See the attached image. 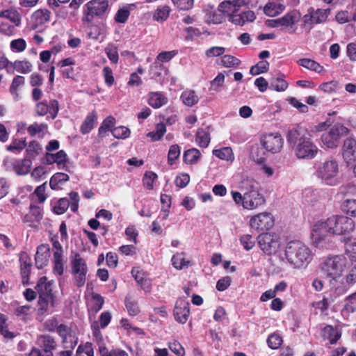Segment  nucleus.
<instances>
[{
	"mask_svg": "<svg viewBox=\"0 0 356 356\" xmlns=\"http://www.w3.org/2000/svg\"><path fill=\"white\" fill-rule=\"evenodd\" d=\"M354 221L345 216H332L325 221L316 222L312 233V243L320 248L326 245L327 234L343 235L353 232Z\"/></svg>",
	"mask_w": 356,
	"mask_h": 356,
	"instance_id": "obj_1",
	"label": "nucleus"
},
{
	"mask_svg": "<svg viewBox=\"0 0 356 356\" xmlns=\"http://www.w3.org/2000/svg\"><path fill=\"white\" fill-rule=\"evenodd\" d=\"M286 138L292 147L294 155L298 159L312 160L319 152L309 132L304 127L297 126L290 129L287 133Z\"/></svg>",
	"mask_w": 356,
	"mask_h": 356,
	"instance_id": "obj_2",
	"label": "nucleus"
},
{
	"mask_svg": "<svg viewBox=\"0 0 356 356\" xmlns=\"http://www.w3.org/2000/svg\"><path fill=\"white\" fill-rule=\"evenodd\" d=\"M284 254L287 261L295 268L307 266L312 260L309 248L300 241L289 242Z\"/></svg>",
	"mask_w": 356,
	"mask_h": 356,
	"instance_id": "obj_3",
	"label": "nucleus"
},
{
	"mask_svg": "<svg viewBox=\"0 0 356 356\" xmlns=\"http://www.w3.org/2000/svg\"><path fill=\"white\" fill-rule=\"evenodd\" d=\"M347 266L344 255H332L326 257L321 264V270L327 277L337 280L341 277Z\"/></svg>",
	"mask_w": 356,
	"mask_h": 356,
	"instance_id": "obj_4",
	"label": "nucleus"
},
{
	"mask_svg": "<svg viewBox=\"0 0 356 356\" xmlns=\"http://www.w3.org/2000/svg\"><path fill=\"white\" fill-rule=\"evenodd\" d=\"M46 323H51L56 327V332L61 338L63 347L65 349H74L78 343L76 327L73 324L61 323L57 325L56 321L49 320Z\"/></svg>",
	"mask_w": 356,
	"mask_h": 356,
	"instance_id": "obj_5",
	"label": "nucleus"
},
{
	"mask_svg": "<svg viewBox=\"0 0 356 356\" xmlns=\"http://www.w3.org/2000/svg\"><path fill=\"white\" fill-rule=\"evenodd\" d=\"M71 273L74 277L76 285L83 286L86 280L88 266L86 260L80 254L72 252L70 256Z\"/></svg>",
	"mask_w": 356,
	"mask_h": 356,
	"instance_id": "obj_6",
	"label": "nucleus"
},
{
	"mask_svg": "<svg viewBox=\"0 0 356 356\" xmlns=\"http://www.w3.org/2000/svg\"><path fill=\"white\" fill-rule=\"evenodd\" d=\"M35 289L40 296L38 303L40 309L47 311L49 303H51V305L54 304L51 283L47 282L46 277H42L39 280Z\"/></svg>",
	"mask_w": 356,
	"mask_h": 356,
	"instance_id": "obj_7",
	"label": "nucleus"
},
{
	"mask_svg": "<svg viewBox=\"0 0 356 356\" xmlns=\"http://www.w3.org/2000/svg\"><path fill=\"white\" fill-rule=\"evenodd\" d=\"M348 129L341 124H335L328 131L321 136L323 143L328 148H334L338 146L341 136L348 134Z\"/></svg>",
	"mask_w": 356,
	"mask_h": 356,
	"instance_id": "obj_8",
	"label": "nucleus"
},
{
	"mask_svg": "<svg viewBox=\"0 0 356 356\" xmlns=\"http://www.w3.org/2000/svg\"><path fill=\"white\" fill-rule=\"evenodd\" d=\"M260 143L266 152L276 154L283 147L284 140L278 132L264 134L261 136Z\"/></svg>",
	"mask_w": 356,
	"mask_h": 356,
	"instance_id": "obj_9",
	"label": "nucleus"
},
{
	"mask_svg": "<svg viewBox=\"0 0 356 356\" xmlns=\"http://www.w3.org/2000/svg\"><path fill=\"white\" fill-rule=\"evenodd\" d=\"M257 242L262 251L268 254L275 252L280 246L277 236L273 233L260 234L257 238Z\"/></svg>",
	"mask_w": 356,
	"mask_h": 356,
	"instance_id": "obj_10",
	"label": "nucleus"
},
{
	"mask_svg": "<svg viewBox=\"0 0 356 356\" xmlns=\"http://www.w3.org/2000/svg\"><path fill=\"white\" fill-rule=\"evenodd\" d=\"M338 170L337 161L327 159L319 164L316 173L318 177L327 180L334 177L338 173Z\"/></svg>",
	"mask_w": 356,
	"mask_h": 356,
	"instance_id": "obj_11",
	"label": "nucleus"
},
{
	"mask_svg": "<svg viewBox=\"0 0 356 356\" xmlns=\"http://www.w3.org/2000/svg\"><path fill=\"white\" fill-rule=\"evenodd\" d=\"M274 225L273 216L268 212L260 213L250 220V225L257 230L270 229Z\"/></svg>",
	"mask_w": 356,
	"mask_h": 356,
	"instance_id": "obj_12",
	"label": "nucleus"
},
{
	"mask_svg": "<svg viewBox=\"0 0 356 356\" xmlns=\"http://www.w3.org/2000/svg\"><path fill=\"white\" fill-rule=\"evenodd\" d=\"M190 304L189 302L183 298H179L177 300L173 314L175 320L181 324H184L188 321L190 315Z\"/></svg>",
	"mask_w": 356,
	"mask_h": 356,
	"instance_id": "obj_13",
	"label": "nucleus"
},
{
	"mask_svg": "<svg viewBox=\"0 0 356 356\" xmlns=\"http://www.w3.org/2000/svg\"><path fill=\"white\" fill-rule=\"evenodd\" d=\"M59 111V104L57 100H50L48 104L47 102H40L36 104L35 112L38 115L44 116L49 113L52 119L56 118Z\"/></svg>",
	"mask_w": 356,
	"mask_h": 356,
	"instance_id": "obj_14",
	"label": "nucleus"
},
{
	"mask_svg": "<svg viewBox=\"0 0 356 356\" xmlns=\"http://www.w3.org/2000/svg\"><path fill=\"white\" fill-rule=\"evenodd\" d=\"M265 202L264 197L259 191H254L252 193H245V201L243 202V207L245 209H254L264 204Z\"/></svg>",
	"mask_w": 356,
	"mask_h": 356,
	"instance_id": "obj_15",
	"label": "nucleus"
},
{
	"mask_svg": "<svg viewBox=\"0 0 356 356\" xmlns=\"http://www.w3.org/2000/svg\"><path fill=\"white\" fill-rule=\"evenodd\" d=\"M300 19V14L298 11H291L280 17L281 26L289 33H293L296 31V24Z\"/></svg>",
	"mask_w": 356,
	"mask_h": 356,
	"instance_id": "obj_16",
	"label": "nucleus"
},
{
	"mask_svg": "<svg viewBox=\"0 0 356 356\" xmlns=\"http://www.w3.org/2000/svg\"><path fill=\"white\" fill-rule=\"evenodd\" d=\"M46 161L48 164L57 163L59 169H65L70 172L67 169L66 163L68 162L67 155L64 150H60L58 152L47 153L45 156Z\"/></svg>",
	"mask_w": 356,
	"mask_h": 356,
	"instance_id": "obj_17",
	"label": "nucleus"
},
{
	"mask_svg": "<svg viewBox=\"0 0 356 356\" xmlns=\"http://www.w3.org/2000/svg\"><path fill=\"white\" fill-rule=\"evenodd\" d=\"M225 16L228 17V20L230 22L238 26H243L245 23L251 22L255 19V15L251 10H247L241 13H233Z\"/></svg>",
	"mask_w": 356,
	"mask_h": 356,
	"instance_id": "obj_18",
	"label": "nucleus"
},
{
	"mask_svg": "<svg viewBox=\"0 0 356 356\" xmlns=\"http://www.w3.org/2000/svg\"><path fill=\"white\" fill-rule=\"evenodd\" d=\"M50 257V248L47 244H42L38 246L35 257V266L38 268H42L49 263Z\"/></svg>",
	"mask_w": 356,
	"mask_h": 356,
	"instance_id": "obj_19",
	"label": "nucleus"
},
{
	"mask_svg": "<svg viewBox=\"0 0 356 356\" xmlns=\"http://www.w3.org/2000/svg\"><path fill=\"white\" fill-rule=\"evenodd\" d=\"M343 157L345 161L349 164L356 159V140L347 138L343 146Z\"/></svg>",
	"mask_w": 356,
	"mask_h": 356,
	"instance_id": "obj_20",
	"label": "nucleus"
},
{
	"mask_svg": "<svg viewBox=\"0 0 356 356\" xmlns=\"http://www.w3.org/2000/svg\"><path fill=\"white\" fill-rule=\"evenodd\" d=\"M284 8L280 0H271L264 6V12L268 16L274 17L282 13Z\"/></svg>",
	"mask_w": 356,
	"mask_h": 356,
	"instance_id": "obj_21",
	"label": "nucleus"
},
{
	"mask_svg": "<svg viewBox=\"0 0 356 356\" xmlns=\"http://www.w3.org/2000/svg\"><path fill=\"white\" fill-rule=\"evenodd\" d=\"M205 19L208 24H220L224 20V14L220 11L214 10L213 8L205 9Z\"/></svg>",
	"mask_w": 356,
	"mask_h": 356,
	"instance_id": "obj_22",
	"label": "nucleus"
},
{
	"mask_svg": "<svg viewBox=\"0 0 356 356\" xmlns=\"http://www.w3.org/2000/svg\"><path fill=\"white\" fill-rule=\"evenodd\" d=\"M341 332L337 327L332 325H326L322 331V337L327 339L330 343H335L340 339Z\"/></svg>",
	"mask_w": 356,
	"mask_h": 356,
	"instance_id": "obj_23",
	"label": "nucleus"
},
{
	"mask_svg": "<svg viewBox=\"0 0 356 356\" xmlns=\"http://www.w3.org/2000/svg\"><path fill=\"white\" fill-rule=\"evenodd\" d=\"M148 104L154 108H159L168 102V99L159 92H152L148 95Z\"/></svg>",
	"mask_w": 356,
	"mask_h": 356,
	"instance_id": "obj_24",
	"label": "nucleus"
},
{
	"mask_svg": "<svg viewBox=\"0 0 356 356\" xmlns=\"http://www.w3.org/2000/svg\"><path fill=\"white\" fill-rule=\"evenodd\" d=\"M238 188L244 193H252L259 190V184L251 177H244L238 184Z\"/></svg>",
	"mask_w": 356,
	"mask_h": 356,
	"instance_id": "obj_25",
	"label": "nucleus"
},
{
	"mask_svg": "<svg viewBox=\"0 0 356 356\" xmlns=\"http://www.w3.org/2000/svg\"><path fill=\"white\" fill-rule=\"evenodd\" d=\"M97 120V114L95 111H92L89 113L81 126V131L83 134L89 133L94 127V125Z\"/></svg>",
	"mask_w": 356,
	"mask_h": 356,
	"instance_id": "obj_26",
	"label": "nucleus"
},
{
	"mask_svg": "<svg viewBox=\"0 0 356 356\" xmlns=\"http://www.w3.org/2000/svg\"><path fill=\"white\" fill-rule=\"evenodd\" d=\"M0 17H3L9 19L11 22L18 26L21 23V17L18 11L14 8H10L0 12Z\"/></svg>",
	"mask_w": 356,
	"mask_h": 356,
	"instance_id": "obj_27",
	"label": "nucleus"
},
{
	"mask_svg": "<svg viewBox=\"0 0 356 356\" xmlns=\"http://www.w3.org/2000/svg\"><path fill=\"white\" fill-rule=\"evenodd\" d=\"M298 63L300 65L318 74H322L325 72L323 67L314 60L309 58H301L298 61Z\"/></svg>",
	"mask_w": 356,
	"mask_h": 356,
	"instance_id": "obj_28",
	"label": "nucleus"
},
{
	"mask_svg": "<svg viewBox=\"0 0 356 356\" xmlns=\"http://www.w3.org/2000/svg\"><path fill=\"white\" fill-rule=\"evenodd\" d=\"M51 13L47 9H39L32 15V19L37 24H43L50 20Z\"/></svg>",
	"mask_w": 356,
	"mask_h": 356,
	"instance_id": "obj_29",
	"label": "nucleus"
},
{
	"mask_svg": "<svg viewBox=\"0 0 356 356\" xmlns=\"http://www.w3.org/2000/svg\"><path fill=\"white\" fill-rule=\"evenodd\" d=\"M132 274L140 287L146 292L149 293L152 289L151 280L146 277L144 274L141 272L137 271L134 274V271L132 270Z\"/></svg>",
	"mask_w": 356,
	"mask_h": 356,
	"instance_id": "obj_30",
	"label": "nucleus"
},
{
	"mask_svg": "<svg viewBox=\"0 0 356 356\" xmlns=\"http://www.w3.org/2000/svg\"><path fill=\"white\" fill-rule=\"evenodd\" d=\"M181 99L184 105L187 106H193L199 102L198 96L192 90H184L181 93Z\"/></svg>",
	"mask_w": 356,
	"mask_h": 356,
	"instance_id": "obj_31",
	"label": "nucleus"
},
{
	"mask_svg": "<svg viewBox=\"0 0 356 356\" xmlns=\"http://www.w3.org/2000/svg\"><path fill=\"white\" fill-rule=\"evenodd\" d=\"M170 8L167 5L159 6L153 15V18L158 22L162 23L167 20L170 13Z\"/></svg>",
	"mask_w": 356,
	"mask_h": 356,
	"instance_id": "obj_32",
	"label": "nucleus"
},
{
	"mask_svg": "<svg viewBox=\"0 0 356 356\" xmlns=\"http://www.w3.org/2000/svg\"><path fill=\"white\" fill-rule=\"evenodd\" d=\"M38 343L42 348V350H54L57 344L53 337L49 335H42L38 339Z\"/></svg>",
	"mask_w": 356,
	"mask_h": 356,
	"instance_id": "obj_33",
	"label": "nucleus"
},
{
	"mask_svg": "<svg viewBox=\"0 0 356 356\" xmlns=\"http://www.w3.org/2000/svg\"><path fill=\"white\" fill-rule=\"evenodd\" d=\"M201 156L200 152L195 148H192L184 152V161L187 164L197 163Z\"/></svg>",
	"mask_w": 356,
	"mask_h": 356,
	"instance_id": "obj_34",
	"label": "nucleus"
},
{
	"mask_svg": "<svg viewBox=\"0 0 356 356\" xmlns=\"http://www.w3.org/2000/svg\"><path fill=\"white\" fill-rule=\"evenodd\" d=\"M312 15H313V22L316 24H321L326 22L330 13V9H316L314 10L313 8L309 9Z\"/></svg>",
	"mask_w": 356,
	"mask_h": 356,
	"instance_id": "obj_35",
	"label": "nucleus"
},
{
	"mask_svg": "<svg viewBox=\"0 0 356 356\" xmlns=\"http://www.w3.org/2000/svg\"><path fill=\"white\" fill-rule=\"evenodd\" d=\"M19 261L21 263V274L23 279L27 278L29 275L31 268V259L25 253L20 255Z\"/></svg>",
	"mask_w": 356,
	"mask_h": 356,
	"instance_id": "obj_36",
	"label": "nucleus"
},
{
	"mask_svg": "<svg viewBox=\"0 0 356 356\" xmlns=\"http://www.w3.org/2000/svg\"><path fill=\"white\" fill-rule=\"evenodd\" d=\"M69 175L63 172H56L50 179L49 185L51 189H56L59 184L67 181Z\"/></svg>",
	"mask_w": 356,
	"mask_h": 356,
	"instance_id": "obj_37",
	"label": "nucleus"
},
{
	"mask_svg": "<svg viewBox=\"0 0 356 356\" xmlns=\"http://www.w3.org/2000/svg\"><path fill=\"white\" fill-rule=\"evenodd\" d=\"M210 135L207 131L198 129L196 134V143L200 147H207L210 143Z\"/></svg>",
	"mask_w": 356,
	"mask_h": 356,
	"instance_id": "obj_38",
	"label": "nucleus"
},
{
	"mask_svg": "<svg viewBox=\"0 0 356 356\" xmlns=\"http://www.w3.org/2000/svg\"><path fill=\"white\" fill-rule=\"evenodd\" d=\"M166 132V127L163 123H158L156 125L155 130L147 134V136L150 138L152 141H157L161 139Z\"/></svg>",
	"mask_w": 356,
	"mask_h": 356,
	"instance_id": "obj_39",
	"label": "nucleus"
},
{
	"mask_svg": "<svg viewBox=\"0 0 356 356\" xmlns=\"http://www.w3.org/2000/svg\"><path fill=\"white\" fill-rule=\"evenodd\" d=\"M10 67L22 74L29 73L32 70V65L26 60H17L11 63Z\"/></svg>",
	"mask_w": 356,
	"mask_h": 356,
	"instance_id": "obj_40",
	"label": "nucleus"
},
{
	"mask_svg": "<svg viewBox=\"0 0 356 356\" xmlns=\"http://www.w3.org/2000/svg\"><path fill=\"white\" fill-rule=\"evenodd\" d=\"M104 50L110 61L113 64H117L119 60L118 47L113 44H108Z\"/></svg>",
	"mask_w": 356,
	"mask_h": 356,
	"instance_id": "obj_41",
	"label": "nucleus"
},
{
	"mask_svg": "<svg viewBox=\"0 0 356 356\" xmlns=\"http://www.w3.org/2000/svg\"><path fill=\"white\" fill-rule=\"evenodd\" d=\"M172 261L174 267L179 270L182 269L189 264V261L186 260L184 252H178L173 255Z\"/></svg>",
	"mask_w": 356,
	"mask_h": 356,
	"instance_id": "obj_42",
	"label": "nucleus"
},
{
	"mask_svg": "<svg viewBox=\"0 0 356 356\" xmlns=\"http://www.w3.org/2000/svg\"><path fill=\"white\" fill-rule=\"evenodd\" d=\"M25 82L24 77L22 76H15L12 81V83L10 87V93L15 96V98L18 97V89L22 87Z\"/></svg>",
	"mask_w": 356,
	"mask_h": 356,
	"instance_id": "obj_43",
	"label": "nucleus"
},
{
	"mask_svg": "<svg viewBox=\"0 0 356 356\" xmlns=\"http://www.w3.org/2000/svg\"><path fill=\"white\" fill-rule=\"evenodd\" d=\"M26 146L25 139H15L6 147V149L9 152L18 153L21 152Z\"/></svg>",
	"mask_w": 356,
	"mask_h": 356,
	"instance_id": "obj_44",
	"label": "nucleus"
},
{
	"mask_svg": "<svg viewBox=\"0 0 356 356\" xmlns=\"http://www.w3.org/2000/svg\"><path fill=\"white\" fill-rule=\"evenodd\" d=\"M47 129V125L44 123H40L38 124L37 122H34L33 124H31L28 129V133L31 136H34L36 134H44V132Z\"/></svg>",
	"mask_w": 356,
	"mask_h": 356,
	"instance_id": "obj_45",
	"label": "nucleus"
},
{
	"mask_svg": "<svg viewBox=\"0 0 356 356\" xmlns=\"http://www.w3.org/2000/svg\"><path fill=\"white\" fill-rule=\"evenodd\" d=\"M213 155L222 160H231L233 158L232 149L230 147H224L213 151Z\"/></svg>",
	"mask_w": 356,
	"mask_h": 356,
	"instance_id": "obj_46",
	"label": "nucleus"
},
{
	"mask_svg": "<svg viewBox=\"0 0 356 356\" xmlns=\"http://www.w3.org/2000/svg\"><path fill=\"white\" fill-rule=\"evenodd\" d=\"M346 254L352 261H356V238L346 243Z\"/></svg>",
	"mask_w": 356,
	"mask_h": 356,
	"instance_id": "obj_47",
	"label": "nucleus"
},
{
	"mask_svg": "<svg viewBox=\"0 0 356 356\" xmlns=\"http://www.w3.org/2000/svg\"><path fill=\"white\" fill-rule=\"evenodd\" d=\"M113 136L119 139H125L130 136L131 131L129 129L124 126L115 127L111 130Z\"/></svg>",
	"mask_w": 356,
	"mask_h": 356,
	"instance_id": "obj_48",
	"label": "nucleus"
},
{
	"mask_svg": "<svg viewBox=\"0 0 356 356\" xmlns=\"http://www.w3.org/2000/svg\"><path fill=\"white\" fill-rule=\"evenodd\" d=\"M266 152L263 147H255L252 150L251 156L256 162L261 163L266 159Z\"/></svg>",
	"mask_w": 356,
	"mask_h": 356,
	"instance_id": "obj_49",
	"label": "nucleus"
},
{
	"mask_svg": "<svg viewBox=\"0 0 356 356\" xmlns=\"http://www.w3.org/2000/svg\"><path fill=\"white\" fill-rule=\"evenodd\" d=\"M181 153L180 147L178 145H172L170 147L168 154V162L170 165H172L174 161L177 159Z\"/></svg>",
	"mask_w": 356,
	"mask_h": 356,
	"instance_id": "obj_50",
	"label": "nucleus"
},
{
	"mask_svg": "<svg viewBox=\"0 0 356 356\" xmlns=\"http://www.w3.org/2000/svg\"><path fill=\"white\" fill-rule=\"evenodd\" d=\"M343 311L348 313H353L356 312V292L349 296L346 299Z\"/></svg>",
	"mask_w": 356,
	"mask_h": 356,
	"instance_id": "obj_51",
	"label": "nucleus"
},
{
	"mask_svg": "<svg viewBox=\"0 0 356 356\" xmlns=\"http://www.w3.org/2000/svg\"><path fill=\"white\" fill-rule=\"evenodd\" d=\"M157 175L156 173L153 172H146L143 179L144 186L148 190H152Z\"/></svg>",
	"mask_w": 356,
	"mask_h": 356,
	"instance_id": "obj_52",
	"label": "nucleus"
},
{
	"mask_svg": "<svg viewBox=\"0 0 356 356\" xmlns=\"http://www.w3.org/2000/svg\"><path fill=\"white\" fill-rule=\"evenodd\" d=\"M240 63L239 59L231 55H224L221 57V65L225 67H236Z\"/></svg>",
	"mask_w": 356,
	"mask_h": 356,
	"instance_id": "obj_53",
	"label": "nucleus"
},
{
	"mask_svg": "<svg viewBox=\"0 0 356 356\" xmlns=\"http://www.w3.org/2000/svg\"><path fill=\"white\" fill-rule=\"evenodd\" d=\"M115 120L112 116L107 117L102 122L101 127L99 129V135L104 136L107 131L114 126Z\"/></svg>",
	"mask_w": 356,
	"mask_h": 356,
	"instance_id": "obj_54",
	"label": "nucleus"
},
{
	"mask_svg": "<svg viewBox=\"0 0 356 356\" xmlns=\"http://www.w3.org/2000/svg\"><path fill=\"white\" fill-rule=\"evenodd\" d=\"M129 15V10L126 7H123L117 11L114 19L117 23L124 24L127 21Z\"/></svg>",
	"mask_w": 356,
	"mask_h": 356,
	"instance_id": "obj_55",
	"label": "nucleus"
},
{
	"mask_svg": "<svg viewBox=\"0 0 356 356\" xmlns=\"http://www.w3.org/2000/svg\"><path fill=\"white\" fill-rule=\"evenodd\" d=\"M228 0H224L220 5H219V10L220 11L222 12V13L226 15H231L233 13H237L238 9L234 3H228Z\"/></svg>",
	"mask_w": 356,
	"mask_h": 356,
	"instance_id": "obj_56",
	"label": "nucleus"
},
{
	"mask_svg": "<svg viewBox=\"0 0 356 356\" xmlns=\"http://www.w3.org/2000/svg\"><path fill=\"white\" fill-rule=\"evenodd\" d=\"M287 87V82L281 78H273L270 81V88L276 91H284Z\"/></svg>",
	"mask_w": 356,
	"mask_h": 356,
	"instance_id": "obj_57",
	"label": "nucleus"
},
{
	"mask_svg": "<svg viewBox=\"0 0 356 356\" xmlns=\"http://www.w3.org/2000/svg\"><path fill=\"white\" fill-rule=\"evenodd\" d=\"M267 343L272 349H277L282 343V339L278 334L273 333L268 337Z\"/></svg>",
	"mask_w": 356,
	"mask_h": 356,
	"instance_id": "obj_58",
	"label": "nucleus"
},
{
	"mask_svg": "<svg viewBox=\"0 0 356 356\" xmlns=\"http://www.w3.org/2000/svg\"><path fill=\"white\" fill-rule=\"evenodd\" d=\"M172 2L177 9L188 10L193 8L194 0H172Z\"/></svg>",
	"mask_w": 356,
	"mask_h": 356,
	"instance_id": "obj_59",
	"label": "nucleus"
},
{
	"mask_svg": "<svg viewBox=\"0 0 356 356\" xmlns=\"http://www.w3.org/2000/svg\"><path fill=\"white\" fill-rule=\"evenodd\" d=\"M303 197L305 200L310 204H314V202L318 201L319 200V193L317 191H314L312 189H306L303 193Z\"/></svg>",
	"mask_w": 356,
	"mask_h": 356,
	"instance_id": "obj_60",
	"label": "nucleus"
},
{
	"mask_svg": "<svg viewBox=\"0 0 356 356\" xmlns=\"http://www.w3.org/2000/svg\"><path fill=\"white\" fill-rule=\"evenodd\" d=\"M26 47V41L22 38L15 39L10 42V49L14 52H22Z\"/></svg>",
	"mask_w": 356,
	"mask_h": 356,
	"instance_id": "obj_61",
	"label": "nucleus"
},
{
	"mask_svg": "<svg viewBox=\"0 0 356 356\" xmlns=\"http://www.w3.org/2000/svg\"><path fill=\"white\" fill-rule=\"evenodd\" d=\"M69 206L68 200L67 198H61L58 201L56 205L54 206V211L56 214H63L67 211Z\"/></svg>",
	"mask_w": 356,
	"mask_h": 356,
	"instance_id": "obj_62",
	"label": "nucleus"
},
{
	"mask_svg": "<svg viewBox=\"0 0 356 356\" xmlns=\"http://www.w3.org/2000/svg\"><path fill=\"white\" fill-rule=\"evenodd\" d=\"M77 355L94 356V351L90 343L80 345L76 350Z\"/></svg>",
	"mask_w": 356,
	"mask_h": 356,
	"instance_id": "obj_63",
	"label": "nucleus"
},
{
	"mask_svg": "<svg viewBox=\"0 0 356 356\" xmlns=\"http://www.w3.org/2000/svg\"><path fill=\"white\" fill-rule=\"evenodd\" d=\"M343 209L352 216L356 217V200H346L344 201Z\"/></svg>",
	"mask_w": 356,
	"mask_h": 356,
	"instance_id": "obj_64",
	"label": "nucleus"
}]
</instances>
